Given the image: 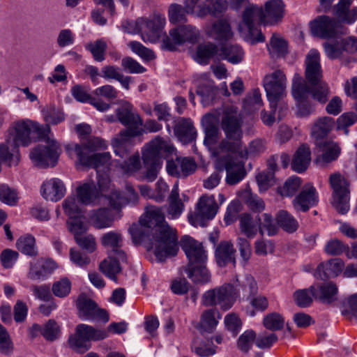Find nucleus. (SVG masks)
<instances>
[{
	"instance_id": "obj_1",
	"label": "nucleus",
	"mask_w": 357,
	"mask_h": 357,
	"mask_svg": "<svg viewBox=\"0 0 357 357\" xmlns=\"http://www.w3.org/2000/svg\"><path fill=\"white\" fill-rule=\"evenodd\" d=\"M129 231L134 243H145L160 261L175 256L178 251L176 231L165 222L162 208L157 206H148L139 222L132 224Z\"/></svg>"
},
{
	"instance_id": "obj_2",
	"label": "nucleus",
	"mask_w": 357,
	"mask_h": 357,
	"mask_svg": "<svg viewBox=\"0 0 357 357\" xmlns=\"http://www.w3.org/2000/svg\"><path fill=\"white\" fill-rule=\"evenodd\" d=\"M305 78L309 85L303 77L295 74L293 78L291 92L297 103V115L305 117L314 112V106L307 100L310 95L321 103L327 101L329 89L327 84L322 80V69L320 63V54L315 50L309 51L305 57Z\"/></svg>"
},
{
	"instance_id": "obj_3",
	"label": "nucleus",
	"mask_w": 357,
	"mask_h": 357,
	"mask_svg": "<svg viewBox=\"0 0 357 357\" xmlns=\"http://www.w3.org/2000/svg\"><path fill=\"white\" fill-rule=\"evenodd\" d=\"M284 4L282 0H269L265 4V10L256 5L248 6L243 13V20L238 30L245 39L252 44L261 43L265 36L258 29L257 24L266 22V18L277 21L284 15Z\"/></svg>"
},
{
	"instance_id": "obj_4",
	"label": "nucleus",
	"mask_w": 357,
	"mask_h": 357,
	"mask_svg": "<svg viewBox=\"0 0 357 357\" xmlns=\"http://www.w3.org/2000/svg\"><path fill=\"white\" fill-rule=\"evenodd\" d=\"M243 120L238 109L234 107L224 109L220 119V127L225 139H222L213 149V154L218 156L222 153L239 152L241 155L246 153L242 151Z\"/></svg>"
},
{
	"instance_id": "obj_5",
	"label": "nucleus",
	"mask_w": 357,
	"mask_h": 357,
	"mask_svg": "<svg viewBox=\"0 0 357 357\" xmlns=\"http://www.w3.org/2000/svg\"><path fill=\"white\" fill-rule=\"evenodd\" d=\"M119 121L128 128L121 131L113 139L114 152L121 158H127L133 146L134 137L142 134V120L137 114L132 112L131 106L126 104L116 110Z\"/></svg>"
},
{
	"instance_id": "obj_6",
	"label": "nucleus",
	"mask_w": 357,
	"mask_h": 357,
	"mask_svg": "<svg viewBox=\"0 0 357 357\" xmlns=\"http://www.w3.org/2000/svg\"><path fill=\"white\" fill-rule=\"evenodd\" d=\"M181 246L189 260L188 277L195 283L208 282L211 274L206 266L207 256L202 245L192 237L185 236L181 240Z\"/></svg>"
},
{
	"instance_id": "obj_7",
	"label": "nucleus",
	"mask_w": 357,
	"mask_h": 357,
	"mask_svg": "<svg viewBox=\"0 0 357 357\" xmlns=\"http://www.w3.org/2000/svg\"><path fill=\"white\" fill-rule=\"evenodd\" d=\"M79 164L82 166L93 167L96 169L99 195L101 198L106 199L109 204V196L116 191L112 187L110 178L108 175V165L111 158L109 153L95 154L92 156H85L83 151L78 146H74Z\"/></svg>"
},
{
	"instance_id": "obj_8",
	"label": "nucleus",
	"mask_w": 357,
	"mask_h": 357,
	"mask_svg": "<svg viewBox=\"0 0 357 357\" xmlns=\"http://www.w3.org/2000/svg\"><path fill=\"white\" fill-rule=\"evenodd\" d=\"M174 150L168 138L155 137L142 149V159L146 167L144 178L152 182L157 178L161 160L172 154Z\"/></svg>"
},
{
	"instance_id": "obj_9",
	"label": "nucleus",
	"mask_w": 357,
	"mask_h": 357,
	"mask_svg": "<svg viewBox=\"0 0 357 357\" xmlns=\"http://www.w3.org/2000/svg\"><path fill=\"white\" fill-rule=\"evenodd\" d=\"M35 132L38 137H44L50 132L48 125L41 126L29 119L14 121L7 131L8 142L15 146H28L31 143V134Z\"/></svg>"
},
{
	"instance_id": "obj_10",
	"label": "nucleus",
	"mask_w": 357,
	"mask_h": 357,
	"mask_svg": "<svg viewBox=\"0 0 357 357\" xmlns=\"http://www.w3.org/2000/svg\"><path fill=\"white\" fill-rule=\"evenodd\" d=\"M166 19L164 15L155 13L149 18H139L135 23V29H128V33H140L142 39L145 43H155L165 35L163 31Z\"/></svg>"
},
{
	"instance_id": "obj_11",
	"label": "nucleus",
	"mask_w": 357,
	"mask_h": 357,
	"mask_svg": "<svg viewBox=\"0 0 357 357\" xmlns=\"http://www.w3.org/2000/svg\"><path fill=\"white\" fill-rule=\"evenodd\" d=\"M44 144H38L31 149L30 158L33 164L40 167H54L61 153L59 144L50 135L38 137Z\"/></svg>"
},
{
	"instance_id": "obj_12",
	"label": "nucleus",
	"mask_w": 357,
	"mask_h": 357,
	"mask_svg": "<svg viewBox=\"0 0 357 357\" xmlns=\"http://www.w3.org/2000/svg\"><path fill=\"white\" fill-rule=\"evenodd\" d=\"M108 337L105 329L96 328L84 324H78L74 335L70 337V347L75 351L84 353L89 349L91 341H99Z\"/></svg>"
},
{
	"instance_id": "obj_13",
	"label": "nucleus",
	"mask_w": 357,
	"mask_h": 357,
	"mask_svg": "<svg viewBox=\"0 0 357 357\" xmlns=\"http://www.w3.org/2000/svg\"><path fill=\"white\" fill-rule=\"evenodd\" d=\"M238 294L231 284H225L206 291L202 296V303L205 306L219 305L223 310H229L234 304Z\"/></svg>"
},
{
	"instance_id": "obj_14",
	"label": "nucleus",
	"mask_w": 357,
	"mask_h": 357,
	"mask_svg": "<svg viewBox=\"0 0 357 357\" xmlns=\"http://www.w3.org/2000/svg\"><path fill=\"white\" fill-rule=\"evenodd\" d=\"M329 183L333 189V206L339 213H347L350 208L349 181L342 174L336 172L330 176Z\"/></svg>"
},
{
	"instance_id": "obj_15",
	"label": "nucleus",
	"mask_w": 357,
	"mask_h": 357,
	"mask_svg": "<svg viewBox=\"0 0 357 357\" xmlns=\"http://www.w3.org/2000/svg\"><path fill=\"white\" fill-rule=\"evenodd\" d=\"M286 84V76L280 70H277L264 78V88L273 113L276 110L279 100L285 93Z\"/></svg>"
},
{
	"instance_id": "obj_16",
	"label": "nucleus",
	"mask_w": 357,
	"mask_h": 357,
	"mask_svg": "<svg viewBox=\"0 0 357 357\" xmlns=\"http://www.w3.org/2000/svg\"><path fill=\"white\" fill-rule=\"evenodd\" d=\"M310 26L312 33L321 38L345 35L348 31L340 22L327 15L318 16L310 22Z\"/></svg>"
},
{
	"instance_id": "obj_17",
	"label": "nucleus",
	"mask_w": 357,
	"mask_h": 357,
	"mask_svg": "<svg viewBox=\"0 0 357 357\" xmlns=\"http://www.w3.org/2000/svg\"><path fill=\"white\" fill-rule=\"evenodd\" d=\"M199 36L198 30L192 25L178 26L172 29L162 40V47L165 50L173 51L176 47L185 42L194 43Z\"/></svg>"
},
{
	"instance_id": "obj_18",
	"label": "nucleus",
	"mask_w": 357,
	"mask_h": 357,
	"mask_svg": "<svg viewBox=\"0 0 357 357\" xmlns=\"http://www.w3.org/2000/svg\"><path fill=\"white\" fill-rule=\"evenodd\" d=\"M79 317L82 320L102 321H109L107 312L98 307V305L85 295H80L77 301Z\"/></svg>"
},
{
	"instance_id": "obj_19",
	"label": "nucleus",
	"mask_w": 357,
	"mask_h": 357,
	"mask_svg": "<svg viewBox=\"0 0 357 357\" xmlns=\"http://www.w3.org/2000/svg\"><path fill=\"white\" fill-rule=\"evenodd\" d=\"M218 208L213 195H202L197 204L192 225L196 227H205L206 222L215 217Z\"/></svg>"
},
{
	"instance_id": "obj_20",
	"label": "nucleus",
	"mask_w": 357,
	"mask_h": 357,
	"mask_svg": "<svg viewBox=\"0 0 357 357\" xmlns=\"http://www.w3.org/2000/svg\"><path fill=\"white\" fill-rule=\"evenodd\" d=\"M317 149V163L324 166L337 159L340 154L339 144L328 139L316 140Z\"/></svg>"
},
{
	"instance_id": "obj_21",
	"label": "nucleus",
	"mask_w": 357,
	"mask_h": 357,
	"mask_svg": "<svg viewBox=\"0 0 357 357\" xmlns=\"http://www.w3.org/2000/svg\"><path fill=\"white\" fill-rule=\"evenodd\" d=\"M317 202L318 195L315 188L312 184L307 183L292 200V205L297 212H306Z\"/></svg>"
},
{
	"instance_id": "obj_22",
	"label": "nucleus",
	"mask_w": 357,
	"mask_h": 357,
	"mask_svg": "<svg viewBox=\"0 0 357 357\" xmlns=\"http://www.w3.org/2000/svg\"><path fill=\"white\" fill-rule=\"evenodd\" d=\"M41 195L46 200L58 202L61 199L66 192L63 182L58 178L45 180L40 187Z\"/></svg>"
},
{
	"instance_id": "obj_23",
	"label": "nucleus",
	"mask_w": 357,
	"mask_h": 357,
	"mask_svg": "<svg viewBox=\"0 0 357 357\" xmlns=\"http://www.w3.org/2000/svg\"><path fill=\"white\" fill-rule=\"evenodd\" d=\"M72 95L77 101L81 102H89L97 110L101 112L107 111L111 105L102 100L101 98L92 97L88 91L81 85H76L71 89Z\"/></svg>"
},
{
	"instance_id": "obj_24",
	"label": "nucleus",
	"mask_w": 357,
	"mask_h": 357,
	"mask_svg": "<svg viewBox=\"0 0 357 357\" xmlns=\"http://www.w3.org/2000/svg\"><path fill=\"white\" fill-rule=\"evenodd\" d=\"M313 297L324 304H331L337 299L338 289L335 284L328 282L313 284Z\"/></svg>"
},
{
	"instance_id": "obj_25",
	"label": "nucleus",
	"mask_w": 357,
	"mask_h": 357,
	"mask_svg": "<svg viewBox=\"0 0 357 357\" xmlns=\"http://www.w3.org/2000/svg\"><path fill=\"white\" fill-rule=\"evenodd\" d=\"M344 266L343 261L340 259H333L320 264L315 272L314 276L321 280L337 276Z\"/></svg>"
},
{
	"instance_id": "obj_26",
	"label": "nucleus",
	"mask_w": 357,
	"mask_h": 357,
	"mask_svg": "<svg viewBox=\"0 0 357 357\" xmlns=\"http://www.w3.org/2000/svg\"><path fill=\"white\" fill-rule=\"evenodd\" d=\"M77 195L80 203L88 205L94 204L102 199L93 181L85 182L77 188Z\"/></svg>"
},
{
	"instance_id": "obj_27",
	"label": "nucleus",
	"mask_w": 357,
	"mask_h": 357,
	"mask_svg": "<svg viewBox=\"0 0 357 357\" xmlns=\"http://www.w3.org/2000/svg\"><path fill=\"white\" fill-rule=\"evenodd\" d=\"M101 244L105 248H111L116 252L118 257L122 261H126V253L119 250L123 245V236L118 231H110L102 234L100 238Z\"/></svg>"
},
{
	"instance_id": "obj_28",
	"label": "nucleus",
	"mask_w": 357,
	"mask_h": 357,
	"mask_svg": "<svg viewBox=\"0 0 357 357\" xmlns=\"http://www.w3.org/2000/svg\"><path fill=\"white\" fill-rule=\"evenodd\" d=\"M349 0H340L334 8V14L339 22L352 24L357 20V7L350 10Z\"/></svg>"
},
{
	"instance_id": "obj_29",
	"label": "nucleus",
	"mask_w": 357,
	"mask_h": 357,
	"mask_svg": "<svg viewBox=\"0 0 357 357\" xmlns=\"http://www.w3.org/2000/svg\"><path fill=\"white\" fill-rule=\"evenodd\" d=\"M89 220L91 224L98 229L111 227L114 221L110 210L107 208L91 211L89 213Z\"/></svg>"
},
{
	"instance_id": "obj_30",
	"label": "nucleus",
	"mask_w": 357,
	"mask_h": 357,
	"mask_svg": "<svg viewBox=\"0 0 357 357\" xmlns=\"http://www.w3.org/2000/svg\"><path fill=\"white\" fill-rule=\"evenodd\" d=\"M311 160V151L307 144H302L297 149L291 160V169L298 173L305 172Z\"/></svg>"
},
{
	"instance_id": "obj_31",
	"label": "nucleus",
	"mask_w": 357,
	"mask_h": 357,
	"mask_svg": "<svg viewBox=\"0 0 357 357\" xmlns=\"http://www.w3.org/2000/svg\"><path fill=\"white\" fill-rule=\"evenodd\" d=\"M174 132L177 137L185 143L193 141L197 135L192 121L184 118L177 121L174 127Z\"/></svg>"
},
{
	"instance_id": "obj_32",
	"label": "nucleus",
	"mask_w": 357,
	"mask_h": 357,
	"mask_svg": "<svg viewBox=\"0 0 357 357\" xmlns=\"http://www.w3.org/2000/svg\"><path fill=\"white\" fill-rule=\"evenodd\" d=\"M20 160L18 146H15L11 142L6 141L0 144V160L8 166H16Z\"/></svg>"
},
{
	"instance_id": "obj_33",
	"label": "nucleus",
	"mask_w": 357,
	"mask_h": 357,
	"mask_svg": "<svg viewBox=\"0 0 357 357\" xmlns=\"http://www.w3.org/2000/svg\"><path fill=\"white\" fill-rule=\"evenodd\" d=\"M126 196H124L118 191L113 192L112 195L109 196L110 206L114 209H119L126 204H134L137 202V194L132 185H126Z\"/></svg>"
},
{
	"instance_id": "obj_34",
	"label": "nucleus",
	"mask_w": 357,
	"mask_h": 357,
	"mask_svg": "<svg viewBox=\"0 0 357 357\" xmlns=\"http://www.w3.org/2000/svg\"><path fill=\"white\" fill-rule=\"evenodd\" d=\"M226 182L234 185L242 181L246 175L244 164L240 162L228 161L225 165Z\"/></svg>"
},
{
	"instance_id": "obj_35",
	"label": "nucleus",
	"mask_w": 357,
	"mask_h": 357,
	"mask_svg": "<svg viewBox=\"0 0 357 357\" xmlns=\"http://www.w3.org/2000/svg\"><path fill=\"white\" fill-rule=\"evenodd\" d=\"M235 250L229 241H222L215 249V259L219 266H224L228 263L235 264Z\"/></svg>"
},
{
	"instance_id": "obj_36",
	"label": "nucleus",
	"mask_w": 357,
	"mask_h": 357,
	"mask_svg": "<svg viewBox=\"0 0 357 357\" xmlns=\"http://www.w3.org/2000/svg\"><path fill=\"white\" fill-rule=\"evenodd\" d=\"M74 146H78L83 151V155L85 156H92L93 154H89V151H93L96 150L105 149L107 148L106 142L99 137H91L88 139L87 142L81 146L77 144H69L66 146V150L68 152L69 155H72L75 153L76 155V151L74 149ZM96 153H94L95 155Z\"/></svg>"
},
{
	"instance_id": "obj_37",
	"label": "nucleus",
	"mask_w": 357,
	"mask_h": 357,
	"mask_svg": "<svg viewBox=\"0 0 357 357\" xmlns=\"http://www.w3.org/2000/svg\"><path fill=\"white\" fill-rule=\"evenodd\" d=\"M220 50L213 43L199 45L197 49L196 60L202 65H206L212 58L221 59L220 57Z\"/></svg>"
},
{
	"instance_id": "obj_38",
	"label": "nucleus",
	"mask_w": 357,
	"mask_h": 357,
	"mask_svg": "<svg viewBox=\"0 0 357 357\" xmlns=\"http://www.w3.org/2000/svg\"><path fill=\"white\" fill-rule=\"evenodd\" d=\"M335 126L334 119L329 116H323L318 119L312 128V135L316 140L324 139Z\"/></svg>"
},
{
	"instance_id": "obj_39",
	"label": "nucleus",
	"mask_w": 357,
	"mask_h": 357,
	"mask_svg": "<svg viewBox=\"0 0 357 357\" xmlns=\"http://www.w3.org/2000/svg\"><path fill=\"white\" fill-rule=\"evenodd\" d=\"M168 215L172 219L178 218L184 210V205L179 199L178 183H175L169 197Z\"/></svg>"
},
{
	"instance_id": "obj_40",
	"label": "nucleus",
	"mask_w": 357,
	"mask_h": 357,
	"mask_svg": "<svg viewBox=\"0 0 357 357\" xmlns=\"http://www.w3.org/2000/svg\"><path fill=\"white\" fill-rule=\"evenodd\" d=\"M260 218L251 217L250 214L243 213L240 217L241 231L248 238H253L259 231Z\"/></svg>"
},
{
	"instance_id": "obj_41",
	"label": "nucleus",
	"mask_w": 357,
	"mask_h": 357,
	"mask_svg": "<svg viewBox=\"0 0 357 357\" xmlns=\"http://www.w3.org/2000/svg\"><path fill=\"white\" fill-rule=\"evenodd\" d=\"M335 40L324 43V52L330 59L340 58L347 50L344 38L339 36L334 37Z\"/></svg>"
},
{
	"instance_id": "obj_42",
	"label": "nucleus",
	"mask_w": 357,
	"mask_h": 357,
	"mask_svg": "<svg viewBox=\"0 0 357 357\" xmlns=\"http://www.w3.org/2000/svg\"><path fill=\"white\" fill-rule=\"evenodd\" d=\"M220 314L217 309H208L203 312L201 316L200 329L208 333H212L218 324Z\"/></svg>"
},
{
	"instance_id": "obj_43",
	"label": "nucleus",
	"mask_w": 357,
	"mask_h": 357,
	"mask_svg": "<svg viewBox=\"0 0 357 357\" xmlns=\"http://www.w3.org/2000/svg\"><path fill=\"white\" fill-rule=\"evenodd\" d=\"M210 34L218 41L229 40L233 36L230 25L225 20H220L215 22L212 26Z\"/></svg>"
},
{
	"instance_id": "obj_44",
	"label": "nucleus",
	"mask_w": 357,
	"mask_h": 357,
	"mask_svg": "<svg viewBox=\"0 0 357 357\" xmlns=\"http://www.w3.org/2000/svg\"><path fill=\"white\" fill-rule=\"evenodd\" d=\"M219 55L221 59H226L233 64H236L243 60L244 52L239 45H229L221 47Z\"/></svg>"
},
{
	"instance_id": "obj_45",
	"label": "nucleus",
	"mask_w": 357,
	"mask_h": 357,
	"mask_svg": "<svg viewBox=\"0 0 357 357\" xmlns=\"http://www.w3.org/2000/svg\"><path fill=\"white\" fill-rule=\"evenodd\" d=\"M277 224L286 232L291 234L295 232L299 224L297 220L288 211L281 210L276 215Z\"/></svg>"
},
{
	"instance_id": "obj_46",
	"label": "nucleus",
	"mask_w": 357,
	"mask_h": 357,
	"mask_svg": "<svg viewBox=\"0 0 357 357\" xmlns=\"http://www.w3.org/2000/svg\"><path fill=\"white\" fill-rule=\"evenodd\" d=\"M192 351L200 357H208L216 353V347L211 340L195 338L191 344Z\"/></svg>"
},
{
	"instance_id": "obj_47",
	"label": "nucleus",
	"mask_w": 357,
	"mask_h": 357,
	"mask_svg": "<svg viewBox=\"0 0 357 357\" xmlns=\"http://www.w3.org/2000/svg\"><path fill=\"white\" fill-rule=\"evenodd\" d=\"M17 250L24 255L35 257L38 255L35 238L30 234L20 237L16 242Z\"/></svg>"
},
{
	"instance_id": "obj_48",
	"label": "nucleus",
	"mask_w": 357,
	"mask_h": 357,
	"mask_svg": "<svg viewBox=\"0 0 357 357\" xmlns=\"http://www.w3.org/2000/svg\"><path fill=\"white\" fill-rule=\"evenodd\" d=\"M32 329L35 331H41L43 337L51 341L57 339L61 334L59 326L52 319L49 320L43 328L38 324H33Z\"/></svg>"
},
{
	"instance_id": "obj_49",
	"label": "nucleus",
	"mask_w": 357,
	"mask_h": 357,
	"mask_svg": "<svg viewBox=\"0 0 357 357\" xmlns=\"http://www.w3.org/2000/svg\"><path fill=\"white\" fill-rule=\"evenodd\" d=\"M100 271L107 277L114 281H116V274L121 271L119 261L111 257L104 259L99 266Z\"/></svg>"
},
{
	"instance_id": "obj_50",
	"label": "nucleus",
	"mask_w": 357,
	"mask_h": 357,
	"mask_svg": "<svg viewBox=\"0 0 357 357\" xmlns=\"http://www.w3.org/2000/svg\"><path fill=\"white\" fill-rule=\"evenodd\" d=\"M118 167L123 174L132 175L141 169V161L139 153L129 156L126 160L119 163Z\"/></svg>"
},
{
	"instance_id": "obj_51",
	"label": "nucleus",
	"mask_w": 357,
	"mask_h": 357,
	"mask_svg": "<svg viewBox=\"0 0 357 357\" xmlns=\"http://www.w3.org/2000/svg\"><path fill=\"white\" fill-rule=\"evenodd\" d=\"M267 47L272 57L282 56L287 51L286 41L276 34H273Z\"/></svg>"
},
{
	"instance_id": "obj_52",
	"label": "nucleus",
	"mask_w": 357,
	"mask_h": 357,
	"mask_svg": "<svg viewBox=\"0 0 357 357\" xmlns=\"http://www.w3.org/2000/svg\"><path fill=\"white\" fill-rule=\"evenodd\" d=\"M301 183V178L298 176L290 177L282 186L278 188V192L282 197H292L298 190Z\"/></svg>"
},
{
	"instance_id": "obj_53",
	"label": "nucleus",
	"mask_w": 357,
	"mask_h": 357,
	"mask_svg": "<svg viewBox=\"0 0 357 357\" xmlns=\"http://www.w3.org/2000/svg\"><path fill=\"white\" fill-rule=\"evenodd\" d=\"M284 323V317L277 312L269 313L263 319L264 327L272 331L281 330L283 328Z\"/></svg>"
},
{
	"instance_id": "obj_54",
	"label": "nucleus",
	"mask_w": 357,
	"mask_h": 357,
	"mask_svg": "<svg viewBox=\"0 0 357 357\" xmlns=\"http://www.w3.org/2000/svg\"><path fill=\"white\" fill-rule=\"evenodd\" d=\"M315 286L312 285L308 289H299L294 292V298L296 305L301 307H306L312 303L313 291Z\"/></svg>"
},
{
	"instance_id": "obj_55",
	"label": "nucleus",
	"mask_w": 357,
	"mask_h": 357,
	"mask_svg": "<svg viewBox=\"0 0 357 357\" xmlns=\"http://www.w3.org/2000/svg\"><path fill=\"white\" fill-rule=\"evenodd\" d=\"M49 273L47 262L41 259L31 263L28 277L31 280H40L44 278Z\"/></svg>"
},
{
	"instance_id": "obj_56",
	"label": "nucleus",
	"mask_w": 357,
	"mask_h": 357,
	"mask_svg": "<svg viewBox=\"0 0 357 357\" xmlns=\"http://www.w3.org/2000/svg\"><path fill=\"white\" fill-rule=\"evenodd\" d=\"M262 105L261 96L259 89L253 90L252 93L248 95L243 102L244 109L250 113L259 109Z\"/></svg>"
},
{
	"instance_id": "obj_57",
	"label": "nucleus",
	"mask_w": 357,
	"mask_h": 357,
	"mask_svg": "<svg viewBox=\"0 0 357 357\" xmlns=\"http://www.w3.org/2000/svg\"><path fill=\"white\" fill-rule=\"evenodd\" d=\"M265 149L266 147L264 141L261 139H255L250 143L248 149H246L242 142L241 150L245 151L246 153L245 155H241L239 152H229V153L235 154L241 158H247L248 156H255L263 153L265 151Z\"/></svg>"
},
{
	"instance_id": "obj_58",
	"label": "nucleus",
	"mask_w": 357,
	"mask_h": 357,
	"mask_svg": "<svg viewBox=\"0 0 357 357\" xmlns=\"http://www.w3.org/2000/svg\"><path fill=\"white\" fill-rule=\"evenodd\" d=\"M106 48L107 43L103 39L97 40L86 45V49L92 54L93 59L99 62L105 60V52Z\"/></svg>"
},
{
	"instance_id": "obj_59",
	"label": "nucleus",
	"mask_w": 357,
	"mask_h": 357,
	"mask_svg": "<svg viewBox=\"0 0 357 357\" xmlns=\"http://www.w3.org/2000/svg\"><path fill=\"white\" fill-rule=\"evenodd\" d=\"M79 202V199L77 200L75 197H68L63 202L64 212L70 218L81 216L82 211Z\"/></svg>"
},
{
	"instance_id": "obj_60",
	"label": "nucleus",
	"mask_w": 357,
	"mask_h": 357,
	"mask_svg": "<svg viewBox=\"0 0 357 357\" xmlns=\"http://www.w3.org/2000/svg\"><path fill=\"white\" fill-rule=\"evenodd\" d=\"M52 290L54 295L56 297H66L71 290V282L67 278H61L53 283Z\"/></svg>"
},
{
	"instance_id": "obj_61",
	"label": "nucleus",
	"mask_w": 357,
	"mask_h": 357,
	"mask_svg": "<svg viewBox=\"0 0 357 357\" xmlns=\"http://www.w3.org/2000/svg\"><path fill=\"white\" fill-rule=\"evenodd\" d=\"M357 121V115L352 112H344L337 119V130H343L346 135L349 134L348 128Z\"/></svg>"
},
{
	"instance_id": "obj_62",
	"label": "nucleus",
	"mask_w": 357,
	"mask_h": 357,
	"mask_svg": "<svg viewBox=\"0 0 357 357\" xmlns=\"http://www.w3.org/2000/svg\"><path fill=\"white\" fill-rule=\"evenodd\" d=\"M81 216L70 218L67 221L69 231L73 234L75 240L79 238L87 230V227L80 218Z\"/></svg>"
},
{
	"instance_id": "obj_63",
	"label": "nucleus",
	"mask_w": 357,
	"mask_h": 357,
	"mask_svg": "<svg viewBox=\"0 0 357 357\" xmlns=\"http://www.w3.org/2000/svg\"><path fill=\"white\" fill-rule=\"evenodd\" d=\"M256 340V334L252 330L245 331L238 340V348L243 352L248 353Z\"/></svg>"
},
{
	"instance_id": "obj_64",
	"label": "nucleus",
	"mask_w": 357,
	"mask_h": 357,
	"mask_svg": "<svg viewBox=\"0 0 357 357\" xmlns=\"http://www.w3.org/2000/svg\"><path fill=\"white\" fill-rule=\"evenodd\" d=\"M128 46L134 53L144 60L151 61L155 57L154 52L151 50L146 47L139 42L131 41L129 43Z\"/></svg>"
}]
</instances>
